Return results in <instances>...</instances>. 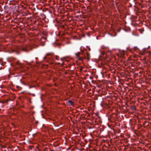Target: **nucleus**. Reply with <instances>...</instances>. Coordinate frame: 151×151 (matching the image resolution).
Listing matches in <instances>:
<instances>
[{
  "mask_svg": "<svg viewBox=\"0 0 151 151\" xmlns=\"http://www.w3.org/2000/svg\"><path fill=\"white\" fill-rule=\"evenodd\" d=\"M80 54V53L79 52L77 53L76 54V57L78 58V59L81 60H82L81 58L79 57V55Z\"/></svg>",
  "mask_w": 151,
  "mask_h": 151,
  "instance_id": "obj_1",
  "label": "nucleus"
},
{
  "mask_svg": "<svg viewBox=\"0 0 151 151\" xmlns=\"http://www.w3.org/2000/svg\"><path fill=\"white\" fill-rule=\"evenodd\" d=\"M68 102L70 103L71 105H72L73 104V102L70 100Z\"/></svg>",
  "mask_w": 151,
  "mask_h": 151,
  "instance_id": "obj_2",
  "label": "nucleus"
},
{
  "mask_svg": "<svg viewBox=\"0 0 151 151\" xmlns=\"http://www.w3.org/2000/svg\"><path fill=\"white\" fill-rule=\"evenodd\" d=\"M23 50L24 51H27V50L25 48H23Z\"/></svg>",
  "mask_w": 151,
  "mask_h": 151,
  "instance_id": "obj_3",
  "label": "nucleus"
},
{
  "mask_svg": "<svg viewBox=\"0 0 151 151\" xmlns=\"http://www.w3.org/2000/svg\"><path fill=\"white\" fill-rule=\"evenodd\" d=\"M45 58H46V57H44V58H44V59H45Z\"/></svg>",
  "mask_w": 151,
  "mask_h": 151,
  "instance_id": "obj_4",
  "label": "nucleus"
},
{
  "mask_svg": "<svg viewBox=\"0 0 151 151\" xmlns=\"http://www.w3.org/2000/svg\"><path fill=\"white\" fill-rule=\"evenodd\" d=\"M9 53H11V52H9Z\"/></svg>",
  "mask_w": 151,
  "mask_h": 151,
  "instance_id": "obj_5",
  "label": "nucleus"
}]
</instances>
